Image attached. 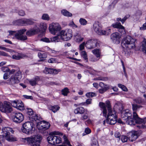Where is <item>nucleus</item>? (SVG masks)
<instances>
[{"label":"nucleus","instance_id":"f257e3e1","mask_svg":"<svg viewBox=\"0 0 146 146\" xmlns=\"http://www.w3.org/2000/svg\"><path fill=\"white\" fill-rule=\"evenodd\" d=\"M42 139L40 135H37L31 137L22 138V141L25 144H29L31 146H40Z\"/></svg>","mask_w":146,"mask_h":146},{"label":"nucleus","instance_id":"f03ea898","mask_svg":"<svg viewBox=\"0 0 146 146\" xmlns=\"http://www.w3.org/2000/svg\"><path fill=\"white\" fill-rule=\"evenodd\" d=\"M135 39L133 38L130 36H127L122 39L121 43L122 46L123 48L127 49L133 48L135 47Z\"/></svg>","mask_w":146,"mask_h":146},{"label":"nucleus","instance_id":"7ed1b4c3","mask_svg":"<svg viewBox=\"0 0 146 146\" xmlns=\"http://www.w3.org/2000/svg\"><path fill=\"white\" fill-rule=\"evenodd\" d=\"M131 113L128 110L123 111L121 112V117L123 120H125L127 124L131 125H134L137 122L133 117V118L131 117Z\"/></svg>","mask_w":146,"mask_h":146},{"label":"nucleus","instance_id":"20e7f679","mask_svg":"<svg viewBox=\"0 0 146 146\" xmlns=\"http://www.w3.org/2000/svg\"><path fill=\"white\" fill-rule=\"evenodd\" d=\"M59 134V133L53 132L50 133L49 136L47 138L48 143L51 145H54L56 144H59L62 142V139L56 135Z\"/></svg>","mask_w":146,"mask_h":146},{"label":"nucleus","instance_id":"39448f33","mask_svg":"<svg viewBox=\"0 0 146 146\" xmlns=\"http://www.w3.org/2000/svg\"><path fill=\"white\" fill-rule=\"evenodd\" d=\"M12 75L8 80L9 84L14 85L19 83L22 77L21 72L20 70H15V72Z\"/></svg>","mask_w":146,"mask_h":146},{"label":"nucleus","instance_id":"423d86ee","mask_svg":"<svg viewBox=\"0 0 146 146\" xmlns=\"http://www.w3.org/2000/svg\"><path fill=\"white\" fill-rule=\"evenodd\" d=\"M22 126L21 130L23 133L29 135L31 134L34 132L35 128L33 123L31 121H27L23 123Z\"/></svg>","mask_w":146,"mask_h":146},{"label":"nucleus","instance_id":"0eeeda50","mask_svg":"<svg viewBox=\"0 0 146 146\" xmlns=\"http://www.w3.org/2000/svg\"><path fill=\"white\" fill-rule=\"evenodd\" d=\"M3 136L5 137L6 139L9 141H17V138L11 135L10 133H13V130L9 127H5L2 129Z\"/></svg>","mask_w":146,"mask_h":146},{"label":"nucleus","instance_id":"6e6552de","mask_svg":"<svg viewBox=\"0 0 146 146\" xmlns=\"http://www.w3.org/2000/svg\"><path fill=\"white\" fill-rule=\"evenodd\" d=\"M72 31L68 29L65 30H62L58 34V36L60 39L65 41L70 40L72 36Z\"/></svg>","mask_w":146,"mask_h":146},{"label":"nucleus","instance_id":"1a4fd4ad","mask_svg":"<svg viewBox=\"0 0 146 146\" xmlns=\"http://www.w3.org/2000/svg\"><path fill=\"white\" fill-rule=\"evenodd\" d=\"M107 118L106 122L108 124L114 125L117 121V117L116 112L115 111L112 112H109L107 115Z\"/></svg>","mask_w":146,"mask_h":146},{"label":"nucleus","instance_id":"9d476101","mask_svg":"<svg viewBox=\"0 0 146 146\" xmlns=\"http://www.w3.org/2000/svg\"><path fill=\"white\" fill-rule=\"evenodd\" d=\"M49 29L51 33L55 35L61 29L60 25L58 23H52L50 24Z\"/></svg>","mask_w":146,"mask_h":146},{"label":"nucleus","instance_id":"9b49d317","mask_svg":"<svg viewBox=\"0 0 146 146\" xmlns=\"http://www.w3.org/2000/svg\"><path fill=\"white\" fill-rule=\"evenodd\" d=\"M26 30L25 29H20L17 31V33L15 35V38L18 40H25L27 39V36L25 35H23Z\"/></svg>","mask_w":146,"mask_h":146},{"label":"nucleus","instance_id":"f8f14e48","mask_svg":"<svg viewBox=\"0 0 146 146\" xmlns=\"http://www.w3.org/2000/svg\"><path fill=\"white\" fill-rule=\"evenodd\" d=\"M23 115L20 112L15 113L12 116V119L13 121L17 123L21 122L24 120Z\"/></svg>","mask_w":146,"mask_h":146},{"label":"nucleus","instance_id":"ddd939ff","mask_svg":"<svg viewBox=\"0 0 146 146\" xmlns=\"http://www.w3.org/2000/svg\"><path fill=\"white\" fill-rule=\"evenodd\" d=\"M50 126V124L44 121L38 122L36 125L37 127L40 130L45 131L48 129Z\"/></svg>","mask_w":146,"mask_h":146},{"label":"nucleus","instance_id":"4468645a","mask_svg":"<svg viewBox=\"0 0 146 146\" xmlns=\"http://www.w3.org/2000/svg\"><path fill=\"white\" fill-rule=\"evenodd\" d=\"M111 39L113 42L115 44H119L121 40V38L119 34L117 32L111 34L110 36Z\"/></svg>","mask_w":146,"mask_h":146},{"label":"nucleus","instance_id":"2eb2a0df","mask_svg":"<svg viewBox=\"0 0 146 146\" xmlns=\"http://www.w3.org/2000/svg\"><path fill=\"white\" fill-rule=\"evenodd\" d=\"M11 104L13 107L19 110H23L25 109L24 106L21 101H14Z\"/></svg>","mask_w":146,"mask_h":146},{"label":"nucleus","instance_id":"dca6fc26","mask_svg":"<svg viewBox=\"0 0 146 146\" xmlns=\"http://www.w3.org/2000/svg\"><path fill=\"white\" fill-rule=\"evenodd\" d=\"M97 41L95 39H91L88 40L86 43V47L90 49L94 48L97 46Z\"/></svg>","mask_w":146,"mask_h":146},{"label":"nucleus","instance_id":"f3484780","mask_svg":"<svg viewBox=\"0 0 146 146\" xmlns=\"http://www.w3.org/2000/svg\"><path fill=\"white\" fill-rule=\"evenodd\" d=\"M138 132L135 131H132L127 133L128 139L131 141L133 142L139 136Z\"/></svg>","mask_w":146,"mask_h":146},{"label":"nucleus","instance_id":"a211bd4d","mask_svg":"<svg viewBox=\"0 0 146 146\" xmlns=\"http://www.w3.org/2000/svg\"><path fill=\"white\" fill-rule=\"evenodd\" d=\"M61 71L60 69H56L48 68H45L43 71V72L46 74H52L56 75L58 74L59 72Z\"/></svg>","mask_w":146,"mask_h":146},{"label":"nucleus","instance_id":"6ab92c4d","mask_svg":"<svg viewBox=\"0 0 146 146\" xmlns=\"http://www.w3.org/2000/svg\"><path fill=\"white\" fill-rule=\"evenodd\" d=\"M2 111L3 112L10 113L12 111V108L9 103L5 101L4 103Z\"/></svg>","mask_w":146,"mask_h":146},{"label":"nucleus","instance_id":"aec40b11","mask_svg":"<svg viewBox=\"0 0 146 146\" xmlns=\"http://www.w3.org/2000/svg\"><path fill=\"white\" fill-rule=\"evenodd\" d=\"M133 116L137 123L143 125L145 124L146 122V117L143 119H141L139 117L138 115L135 112L133 113Z\"/></svg>","mask_w":146,"mask_h":146},{"label":"nucleus","instance_id":"412c9836","mask_svg":"<svg viewBox=\"0 0 146 146\" xmlns=\"http://www.w3.org/2000/svg\"><path fill=\"white\" fill-rule=\"evenodd\" d=\"M40 32V29L37 27H35V28L31 29L27 31L26 32V35L29 36L38 33Z\"/></svg>","mask_w":146,"mask_h":146},{"label":"nucleus","instance_id":"4be33fe9","mask_svg":"<svg viewBox=\"0 0 146 146\" xmlns=\"http://www.w3.org/2000/svg\"><path fill=\"white\" fill-rule=\"evenodd\" d=\"M27 57L26 55L21 53H17L13 55L12 58L13 59L19 60L20 59L24 58Z\"/></svg>","mask_w":146,"mask_h":146},{"label":"nucleus","instance_id":"5701e85b","mask_svg":"<svg viewBox=\"0 0 146 146\" xmlns=\"http://www.w3.org/2000/svg\"><path fill=\"white\" fill-rule=\"evenodd\" d=\"M1 70L4 72H9V75L13 74L15 72V70L14 69L10 70L7 67L3 66L1 68Z\"/></svg>","mask_w":146,"mask_h":146},{"label":"nucleus","instance_id":"b1692460","mask_svg":"<svg viewBox=\"0 0 146 146\" xmlns=\"http://www.w3.org/2000/svg\"><path fill=\"white\" fill-rule=\"evenodd\" d=\"M30 119L33 121H35L37 124L38 122L40 121L41 119V118L40 115L38 114H34L32 116L29 117Z\"/></svg>","mask_w":146,"mask_h":146},{"label":"nucleus","instance_id":"393cba45","mask_svg":"<svg viewBox=\"0 0 146 146\" xmlns=\"http://www.w3.org/2000/svg\"><path fill=\"white\" fill-rule=\"evenodd\" d=\"M93 28L95 32L98 34H100L102 27L99 25L98 23H95L93 25Z\"/></svg>","mask_w":146,"mask_h":146},{"label":"nucleus","instance_id":"a878e982","mask_svg":"<svg viewBox=\"0 0 146 146\" xmlns=\"http://www.w3.org/2000/svg\"><path fill=\"white\" fill-rule=\"evenodd\" d=\"M23 25H32L34 23V21L31 19H22Z\"/></svg>","mask_w":146,"mask_h":146},{"label":"nucleus","instance_id":"bb28decb","mask_svg":"<svg viewBox=\"0 0 146 146\" xmlns=\"http://www.w3.org/2000/svg\"><path fill=\"white\" fill-rule=\"evenodd\" d=\"M100 86L102 88L100 89L99 92L102 94L106 92L108 89V88L107 85H104L103 83L101 82L99 84Z\"/></svg>","mask_w":146,"mask_h":146},{"label":"nucleus","instance_id":"cd10ccee","mask_svg":"<svg viewBox=\"0 0 146 146\" xmlns=\"http://www.w3.org/2000/svg\"><path fill=\"white\" fill-rule=\"evenodd\" d=\"M112 26L114 28H117L119 30H121V31H124V27L120 23H115L112 24Z\"/></svg>","mask_w":146,"mask_h":146},{"label":"nucleus","instance_id":"c85d7f7f","mask_svg":"<svg viewBox=\"0 0 146 146\" xmlns=\"http://www.w3.org/2000/svg\"><path fill=\"white\" fill-rule=\"evenodd\" d=\"M99 104L100 107L103 109V115L105 117H106L107 115V111L106 104L103 102H100Z\"/></svg>","mask_w":146,"mask_h":146},{"label":"nucleus","instance_id":"c756f323","mask_svg":"<svg viewBox=\"0 0 146 146\" xmlns=\"http://www.w3.org/2000/svg\"><path fill=\"white\" fill-rule=\"evenodd\" d=\"M39 28H40V32L43 33L47 29V25L46 23H41L40 24Z\"/></svg>","mask_w":146,"mask_h":146},{"label":"nucleus","instance_id":"7c9ffc66","mask_svg":"<svg viewBox=\"0 0 146 146\" xmlns=\"http://www.w3.org/2000/svg\"><path fill=\"white\" fill-rule=\"evenodd\" d=\"M75 114H82L84 112V109L83 107H79L77 108L74 111Z\"/></svg>","mask_w":146,"mask_h":146},{"label":"nucleus","instance_id":"2f4dec72","mask_svg":"<svg viewBox=\"0 0 146 146\" xmlns=\"http://www.w3.org/2000/svg\"><path fill=\"white\" fill-rule=\"evenodd\" d=\"M74 36L76 39V40L77 42L79 43L82 41L84 39V38L82 37L81 35H79L78 33H77L74 34Z\"/></svg>","mask_w":146,"mask_h":146},{"label":"nucleus","instance_id":"473e14b6","mask_svg":"<svg viewBox=\"0 0 146 146\" xmlns=\"http://www.w3.org/2000/svg\"><path fill=\"white\" fill-rule=\"evenodd\" d=\"M141 49L142 52L146 54V38L143 39L141 42Z\"/></svg>","mask_w":146,"mask_h":146},{"label":"nucleus","instance_id":"72a5a7b5","mask_svg":"<svg viewBox=\"0 0 146 146\" xmlns=\"http://www.w3.org/2000/svg\"><path fill=\"white\" fill-rule=\"evenodd\" d=\"M100 34L98 35H107L110 34L111 33V29H107L106 30H101Z\"/></svg>","mask_w":146,"mask_h":146},{"label":"nucleus","instance_id":"f704fd0d","mask_svg":"<svg viewBox=\"0 0 146 146\" xmlns=\"http://www.w3.org/2000/svg\"><path fill=\"white\" fill-rule=\"evenodd\" d=\"M48 108L50 110H51L54 113L56 112L60 108V107L57 106H52L50 105L48 106Z\"/></svg>","mask_w":146,"mask_h":146},{"label":"nucleus","instance_id":"c9c22d12","mask_svg":"<svg viewBox=\"0 0 146 146\" xmlns=\"http://www.w3.org/2000/svg\"><path fill=\"white\" fill-rule=\"evenodd\" d=\"M39 78L38 76L36 77L34 79L30 80L29 82L31 85L34 86L36 85L37 82L39 80Z\"/></svg>","mask_w":146,"mask_h":146},{"label":"nucleus","instance_id":"e433bc0d","mask_svg":"<svg viewBox=\"0 0 146 146\" xmlns=\"http://www.w3.org/2000/svg\"><path fill=\"white\" fill-rule=\"evenodd\" d=\"M92 52L96 56L97 58H99L100 56L101 52L99 49H95L93 50Z\"/></svg>","mask_w":146,"mask_h":146},{"label":"nucleus","instance_id":"4c0bfd02","mask_svg":"<svg viewBox=\"0 0 146 146\" xmlns=\"http://www.w3.org/2000/svg\"><path fill=\"white\" fill-rule=\"evenodd\" d=\"M13 24V25H23L22 19L14 21Z\"/></svg>","mask_w":146,"mask_h":146},{"label":"nucleus","instance_id":"58836bf2","mask_svg":"<svg viewBox=\"0 0 146 146\" xmlns=\"http://www.w3.org/2000/svg\"><path fill=\"white\" fill-rule=\"evenodd\" d=\"M132 106L133 110L134 111L133 113L134 112H135L137 114V113L136 112L137 110L138 109L141 108L142 107V106H141L135 104H132Z\"/></svg>","mask_w":146,"mask_h":146},{"label":"nucleus","instance_id":"ea45409f","mask_svg":"<svg viewBox=\"0 0 146 146\" xmlns=\"http://www.w3.org/2000/svg\"><path fill=\"white\" fill-rule=\"evenodd\" d=\"M61 13L67 17H71L72 14L66 10H63L61 11Z\"/></svg>","mask_w":146,"mask_h":146},{"label":"nucleus","instance_id":"a19ab883","mask_svg":"<svg viewBox=\"0 0 146 146\" xmlns=\"http://www.w3.org/2000/svg\"><path fill=\"white\" fill-rule=\"evenodd\" d=\"M105 104L106 105V107L108 108V113L109 112H112L113 111H115L114 110H112L111 109V106L110 105V102L109 101H106V102Z\"/></svg>","mask_w":146,"mask_h":146},{"label":"nucleus","instance_id":"79ce46f5","mask_svg":"<svg viewBox=\"0 0 146 146\" xmlns=\"http://www.w3.org/2000/svg\"><path fill=\"white\" fill-rule=\"evenodd\" d=\"M63 138L64 140V144H66L69 146H72L70 144V143L68 139L66 136L64 135L63 136Z\"/></svg>","mask_w":146,"mask_h":146},{"label":"nucleus","instance_id":"37998d69","mask_svg":"<svg viewBox=\"0 0 146 146\" xmlns=\"http://www.w3.org/2000/svg\"><path fill=\"white\" fill-rule=\"evenodd\" d=\"M81 55L82 56L83 58L84 59L86 60V61H88V57L87 54V53L85 51H82L81 52Z\"/></svg>","mask_w":146,"mask_h":146},{"label":"nucleus","instance_id":"c03bdc74","mask_svg":"<svg viewBox=\"0 0 146 146\" xmlns=\"http://www.w3.org/2000/svg\"><path fill=\"white\" fill-rule=\"evenodd\" d=\"M69 90L67 88H65L62 91V94L64 96H67L68 94L69 93Z\"/></svg>","mask_w":146,"mask_h":146},{"label":"nucleus","instance_id":"a18cd8bd","mask_svg":"<svg viewBox=\"0 0 146 146\" xmlns=\"http://www.w3.org/2000/svg\"><path fill=\"white\" fill-rule=\"evenodd\" d=\"M60 39L58 35L57 36L50 38V41L52 42H58L59 41V39Z\"/></svg>","mask_w":146,"mask_h":146},{"label":"nucleus","instance_id":"49530a36","mask_svg":"<svg viewBox=\"0 0 146 146\" xmlns=\"http://www.w3.org/2000/svg\"><path fill=\"white\" fill-rule=\"evenodd\" d=\"M91 146H99L98 142L96 139H94L91 143Z\"/></svg>","mask_w":146,"mask_h":146},{"label":"nucleus","instance_id":"de8ad7c7","mask_svg":"<svg viewBox=\"0 0 146 146\" xmlns=\"http://www.w3.org/2000/svg\"><path fill=\"white\" fill-rule=\"evenodd\" d=\"M38 56L40 58H45L47 57V55L46 54L39 52L38 53Z\"/></svg>","mask_w":146,"mask_h":146},{"label":"nucleus","instance_id":"09e8293b","mask_svg":"<svg viewBox=\"0 0 146 146\" xmlns=\"http://www.w3.org/2000/svg\"><path fill=\"white\" fill-rule=\"evenodd\" d=\"M133 100L138 104H140L143 102V100H142L141 98H138L134 99Z\"/></svg>","mask_w":146,"mask_h":146},{"label":"nucleus","instance_id":"8fccbe9b","mask_svg":"<svg viewBox=\"0 0 146 146\" xmlns=\"http://www.w3.org/2000/svg\"><path fill=\"white\" fill-rule=\"evenodd\" d=\"M91 132V130L88 127H87L85 129V130L84 133H83L82 136H84L86 134H89Z\"/></svg>","mask_w":146,"mask_h":146},{"label":"nucleus","instance_id":"3c124183","mask_svg":"<svg viewBox=\"0 0 146 146\" xmlns=\"http://www.w3.org/2000/svg\"><path fill=\"white\" fill-rule=\"evenodd\" d=\"M42 18L44 20L48 21L50 19V17L48 14H44L42 17Z\"/></svg>","mask_w":146,"mask_h":146},{"label":"nucleus","instance_id":"603ef678","mask_svg":"<svg viewBox=\"0 0 146 146\" xmlns=\"http://www.w3.org/2000/svg\"><path fill=\"white\" fill-rule=\"evenodd\" d=\"M79 22L81 25H84L86 24L87 21L84 19L80 18L79 20Z\"/></svg>","mask_w":146,"mask_h":146},{"label":"nucleus","instance_id":"864d4df0","mask_svg":"<svg viewBox=\"0 0 146 146\" xmlns=\"http://www.w3.org/2000/svg\"><path fill=\"white\" fill-rule=\"evenodd\" d=\"M122 141L123 143L127 142L128 139V137L125 135H122L121 137Z\"/></svg>","mask_w":146,"mask_h":146},{"label":"nucleus","instance_id":"5fc2aeb1","mask_svg":"<svg viewBox=\"0 0 146 146\" xmlns=\"http://www.w3.org/2000/svg\"><path fill=\"white\" fill-rule=\"evenodd\" d=\"M96 96L95 93L94 92H90L87 93L86 94V96L89 98L92 97Z\"/></svg>","mask_w":146,"mask_h":146},{"label":"nucleus","instance_id":"6e6d98bb","mask_svg":"<svg viewBox=\"0 0 146 146\" xmlns=\"http://www.w3.org/2000/svg\"><path fill=\"white\" fill-rule=\"evenodd\" d=\"M118 86L121 88L123 91H127V88L123 85L121 84H118Z\"/></svg>","mask_w":146,"mask_h":146},{"label":"nucleus","instance_id":"4d7b16f0","mask_svg":"<svg viewBox=\"0 0 146 146\" xmlns=\"http://www.w3.org/2000/svg\"><path fill=\"white\" fill-rule=\"evenodd\" d=\"M96 80L107 81L108 80V78L107 77H99L95 79Z\"/></svg>","mask_w":146,"mask_h":146},{"label":"nucleus","instance_id":"13d9d810","mask_svg":"<svg viewBox=\"0 0 146 146\" xmlns=\"http://www.w3.org/2000/svg\"><path fill=\"white\" fill-rule=\"evenodd\" d=\"M27 110V113L29 115H30L31 116H32L33 114H34L32 109L30 108H28Z\"/></svg>","mask_w":146,"mask_h":146},{"label":"nucleus","instance_id":"bf43d9fd","mask_svg":"<svg viewBox=\"0 0 146 146\" xmlns=\"http://www.w3.org/2000/svg\"><path fill=\"white\" fill-rule=\"evenodd\" d=\"M18 13L19 15L22 16H24L25 15V11L22 10H19L18 12Z\"/></svg>","mask_w":146,"mask_h":146},{"label":"nucleus","instance_id":"052dcab7","mask_svg":"<svg viewBox=\"0 0 146 146\" xmlns=\"http://www.w3.org/2000/svg\"><path fill=\"white\" fill-rule=\"evenodd\" d=\"M69 25L71 27L73 28H76L78 27V26L75 24L73 21L71 22L69 24Z\"/></svg>","mask_w":146,"mask_h":146},{"label":"nucleus","instance_id":"680f3d73","mask_svg":"<svg viewBox=\"0 0 146 146\" xmlns=\"http://www.w3.org/2000/svg\"><path fill=\"white\" fill-rule=\"evenodd\" d=\"M86 45L85 42H83L79 46V49L80 50H83L84 48V46Z\"/></svg>","mask_w":146,"mask_h":146},{"label":"nucleus","instance_id":"e2e57ef3","mask_svg":"<svg viewBox=\"0 0 146 146\" xmlns=\"http://www.w3.org/2000/svg\"><path fill=\"white\" fill-rule=\"evenodd\" d=\"M41 40L47 42H51L49 38H42L41 39Z\"/></svg>","mask_w":146,"mask_h":146},{"label":"nucleus","instance_id":"0e129e2a","mask_svg":"<svg viewBox=\"0 0 146 146\" xmlns=\"http://www.w3.org/2000/svg\"><path fill=\"white\" fill-rule=\"evenodd\" d=\"M56 60L54 58H51L48 60V62L50 63H53L56 62Z\"/></svg>","mask_w":146,"mask_h":146},{"label":"nucleus","instance_id":"69168bd1","mask_svg":"<svg viewBox=\"0 0 146 146\" xmlns=\"http://www.w3.org/2000/svg\"><path fill=\"white\" fill-rule=\"evenodd\" d=\"M99 58L97 59L94 57H92L90 58V60L93 62H94L98 61Z\"/></svg>","mask_w":146,"mask_h":146},{"label":"nucleus","instance_id":"338daca9","mask_svg":"<svg viewBox=\"0 0 146 146\" xmlns=\"http://www.w3.org/2000/svg\"><path fill=\"white\" fill-rule=\"evenodd\" d=\"M114 135L115 137L119 138L121 136V134L119 132H116L115 133Z\"/></svg>","mask_w":146,"mask_h":146},{"label":"nucleus","instance_id":"774afa93","mask_svg":"<svg viewBox=\"0 0 146 146\" xmlns=\"http://www.w3.org/2000/svg\"><path fill=\"white\" fill-rule=\"evenodd\" d=\"M140 29L141 30H144L146 29V23L143 25L142 27L140 28Z\"/></svg>","mask_w":146,"mask_h":146}]
</instances>
